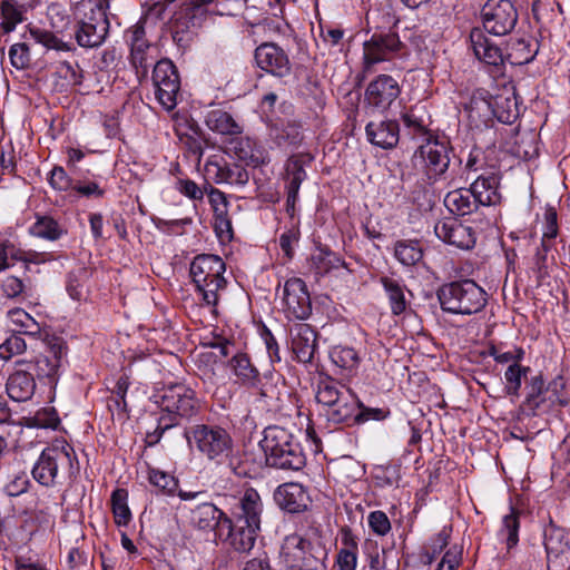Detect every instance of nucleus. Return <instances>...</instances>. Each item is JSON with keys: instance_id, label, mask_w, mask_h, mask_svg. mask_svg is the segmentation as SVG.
Returning a JSON list of instances; mask_svg holds the SVG:
<instances>
[{"instance_id": "obj_1", "label": "nucleus", "mask_w": 570, "mask_h": 570, "mask_svg": "<svg viewBox=\"0 0 570 570\" xmlns=\"http://www.w3.org/2000/svg\"><path fill=\"white\" fill-rule=\"evenodd\" d=\"M79 471V463L72 446L57 441L46 448L31 471L33 479L45 487H55L63 479H72Z\"/></svg>"}, {"instance_id": "obj_2", "label": "nucleus", "mask_w": 570, "mask_h": 570, "mask_svg": "<svg viewBox=\"0 0 570 570\" xmlns=\"http://www.w3.org/2000/svg\"><path fill=\"white\" fill-rule=\"evenodd\" d=\"M259 445L266 464L282 470L298 471L305 465V455L294 435L278 425L267 426Z\"/></svg>"}, {"instance_id": "obj_3", "label": "nucleus", "mask_w": 570, "mask_h": 570, "mask_svg": "<svg viewBox=\"0 0 570 570\" xmlns=\"http://www.w3.org/2000/svg\"><path fill=\"white\" fill-rule=\"evenodd\" d=\"M436 296L444 313L472 315L481 312L488 295L473 279L454 281L439 287Z\"/></svg>"}, {"instance_id": "obj_4", "label": "nucleus", "mask_w": 570, "mask_h": 570, "mask_svg": "<svg viewBox=\"0 0 570 570\" xmlns=\"http://www.w3.org/2000/svg\"><path fill=\"white\" fill-rule=\"evenodd\" d=\"M224 261L213 254L197 255L190 264V276L206 305L216 306L218 292L226 287Z\"/></svg>"}, {"instance_id": "obj_5", "label": "nucleus", "mask_w": 570, "mask_h": 570, "mask_svg": "<svg viewBox=\"0 0 570 570\" xmlns=\"http://www.w3.org/2000/svg\"><path fill=\"white\" fill-rule=\"evenodd\" d=\"M188 443L208 460L223 463L233 452V439L218 425L197 424L185 432Z\"/></svg>"}, {"instance_id": "obj_6", "label": "nucleus", "mask_w": 570, "mask_h": 570, "mask_svg": "<svg viewBox=\"0 0 570 570\" xmlns=\"http://www.w3.org/2000/svg\"><path fill=\"white\" fill-rule=\"evenodd\" d=\"M156 397L160 416L170 419L175 426L179 425L181 420L194 416L199 407L195 392L180 383L163 387Z\"/></svg>"}, {"instance_id": "obj_7", "label": "nucleus", "mask_w": 570, "mask_h": 570, "mask_svg": "<svg viewBox=\"0 0 570 570\" xmlns=\"http://www.w3.org/2000/svg\"><path fill=\"white\" fill-rule=\"evenodd\" d=\"M315 397L318 403L328 407L326 415L333 423L341 424L352 417L355 396L337 381L333 379L320 381Z\"/></svg>"}, {"instance_id": "obj_8", "label": "nucleus", "mask_w": 570, "mask_h": 570, "mask_svg": "<svg viewBox=\"0 0 570 570\" xmlns=\"http://www.w3.org/2000/svg\"><path fill=\"white\" fill-rule=\"evenodd\" d=\"M282 554L287 566L296 570H316L327 557L320 542H312L296 533L286 537Z\"/></svg>"}, {"instance_id": "obj_9", "label": "nucleus", "mask_w": 570, "mask_h": 570, "mask_svg": "<svg viewBox=\"0 0 570 570\" xmlns=\"http://www.w3.org/2000/svg\"><path fill=\"white\" fill-rule=\"evenodd\" d=\"M452 147L445 138L429 137L414 154V159H420L424 174L430 180L443 176L450 165Z\"/></svg>"}, {"instance_id": "obj_10", "label": "nucleus", "mask_w": 570, "mask_h": 570, "mask_svg": "<svg viewBox=\"0 0 570 570\" xmlns=\"http://www.w3.org/2000/svg\"><path fill=\"white\" fill-rule=\"evenodd\" d=\"M153 82L159 104L167 110L174 109L180 90V79L176 66L169 59L156 62L153 70Z\"/></svg>"}, {"instance_id": "obj_11", "label": "nucleus", "mask_w": 570, "mask_h": 570, "mask_svg": "<svg viewBox=\"0 0 570 570\" xmlns=\"http://www.w3.org/2000/svg\"><path fill=\"white\" fill-rule=\"evenodd\" d=\"M484 29L494 36L509 33L518 21V13L510 0H489L481 10Z\"/></svg>"}, {"instance_id": "obj_12", "label": "nucleus", "mask_w": 570, "mask_h": 570, "mask_svg": "<svg viewBox=\"0 0 570 570\" xmlns=\"http://www.w3.org/2000/svg\"><path fill=\"white\" fill-rule=\"evenodd\" d=\"M403 45L395 32L374 33L370 40L364 42V66L365 70L379 62L394 58Z\"/></svg>"}, {"instance_id": "obj_13", "label": "nucleus", "mask_w": 570, "mask_h": 570, "mask_svg": "<svg viewBox=\"0 0 570 570\" xmlns=\"http://www.w3.org/2000/svg\"><path fill=\"white\" fill-rule=\"evenodd\" d=\"M125 38L130 46V63L136 70L139 79L147 77L148 68L154 60L150 55L151 45L146 39V31L142 24H135L129 28Z\"/></svg>"}, {"instance_id": "obj_14", "label": "nucleus", "mask_w": 570, "mask_h": 570, "mask_svg": "<svg viewBox=\"0 0 570 570\" xmlns=\"http://www.w3.org/2000/svg\"><path fill=\"white\" fill-rule=\"evenodd\" d=\"M401 94L399 82L390 75H380L372 80L365 90L366 104L383 112L397 99Z\"/></svg>"}, {"instance_id": "obj_15", "label": "nucleus", "mask_w": 570, "mask_h": 570, "mask_svg": "<svg viewBox=\"0 0 570 570\" xmlns=\"http://www.w3.org/2000/svg\"><path fill=\"white\" fill-rule=\"evenodd\" d=\"M109 30V21L101 9L91 10L76 31V40L80 47L95 48L102 45Z\"/></svg>"}, {"instance_id": "obj_16", "label": "nucleus", "mask_w": 570, "mask_h": 570, "mask_svg": "<svg viewBox=\"0 0 570 570\" xmlns=\"http://www.w3.org/2000/svg\"><path fill=\"white\" fill-rule=\"evenodd\" d=\"M313 160V156L309 154H295L292 155L286 164V213L293 217L295 214V205L298 198V191L302 183L306 178V171L304 166L309 164Z\"/></svg>"}, {"instance_id": "obj_17", "label": "nucleus", "mask_w": 570, "mask_h": 570, "mask_svg": "<svg viewBox=\"0 0 570 570\" xmlns=\"http://www.w3.org/2000/svg\"><path fill=\"white\" fill-rule=\"evenodd\" d=\"M255 61L262 70L283 78L291 73V62L283 48L274 42H265L255 49Z\"/></svg>"}, {"instance_id": "obj_18", "label": "nucleus", "mask_w": 570, "mask_h": 570, "mask_svg": "<svg viewBox=\"0 0 570 570\" xmlns=\"http://www.w3.org/2000/svg\"><path fill=\"white\" fill-rule=\"evenodd\" d=\"M283 301L286 309L297 320H306L312 314V303L305 282L294 277L285 282Z\"/></svg>"}, {"instance_id": "obj_19", "label": "nucleus", "mask_w": 570, "mask_h": 570, "mask_svg": "<svg viewBox=\"0 0 570 570\" xmlns=\"http://www.w3.org/2000/svg\"><path fill=\"white\" fill-rule=\"evenodd\" d=\"M434 233L444 243L460 249H471L476 242L475 230L455 218L438 222L434 226Z\"/></svg>"}, {"instance_id": "obj_20", "label": "nucleus", "mask_w": 570, "mask_h": 570, "mask_svg": "<svg viewBox=\"0 0 570 570\" xmlns=\"http://www.w3.org/2000/svg\"><path fill=\"white\" fill-rule=\"evenodd\" d=\"M544 548L550 570L570 569V544L562 529L550 528L544 531Z\"/></svg>"}, {"instance_id": "obj_21", "label": "nucleus", "mask_w": 570, "mask_h": 570, "mask_svg": "<svg viewBox=\"0 0 570 570\" xmlns=\"http://www.w3.org/2000/svg\"><path fill=\"white\" fill-rule=\"evenodd\" d=\"M191 523L204 531H215L218 539L224 537V528H229L230 519L213 503H203L191 511Z\"/></svg>"}, {"instance_id": "obj_22", "label": "nucleus", "mask_w": 570, "mask_h": 570, "mask_svg": "<svg viewBox=\"0 0 570 570\" xmlns=\"http://www.w3.org/2000/svg\"><path fill=\"white\" fill-rule=\"evenodd\" d=\"M276 504L288 513H301L307 510L311 502L306 489L296 482L281 484L274 491Z\"/></svg>"}, {"instance_id": "obj_23", "label": "nucleus", "mask_w": 570, "mask_h": 570, "mask_svg": "<svg viewBox=\"0 0 570 570\" xmlns=\"http://www.w3.org/2000/svg\"><path fill=\"white\" fill-rule=\"evenodd\" d=\"M65 353L66 347L62 344H53L47 354H40L30 361L19 360L17 365L24 366L38 377L52 379L58 373Z\"/></svg>"}, {"instance_id": "obj_24", "label": "nucleus", "mask_w": 570, "mask_h": 570, "mask_svg": "<svg viewBox=\"0 0 570 570\" xmlns=\"http://www.w3.org/2000/svg\"><path fill=\"white\" fill-rule=\"evenodd\" d=\"M292 351L298 362L311 363L316 347V332L306 323H296L289 330Z\"/></svg>"}, {"instance_id": "obj_25", "label": "nucleus", "mask_w": 570, "mask_h": 570, "mask_svg": "<svg viewBox=\"0 0 570 570\" xmlns=\"http://www.w3.org/2000/svg\"><path fill=\"white\" fill-rule=\"evenodd\" d=\"M500 177L494 170L480 173L468 188L480 206H492L500 203Z\"/></svg>"}, {"instance_id": "obj_26", "label": "nucleus", "mask_w": 570, "mask_h": 570, "mask_svg": "<svg viewBox=\"0 0 570 570\" xmlns=\"http://www.w3.org/2000/svg\"><path fill=\"white\" fill-rule=\"evenodd\" d=\"M367 140L382 149L394 148L400 140V126L396 120L370 121L365 127Z\"/></svg>"}, {"instance_id": "obj_27", "label": "nucleus", "mask_w": 570, "mask_h": 570, "mask_svg": "<svg viewBox=\"0 0 570 570\" xmlns=\"http://www.w3.org/2000/svg\"><path fill=\"white\" fill-rule=\"evenodd\" d=\"M236 512V521L238 523L252 524V527L261 528V518L263 513V502L259 493L247 488L242 493Z\"/></svg>"}, {"instance_id": "obj_28", "label": "nucleus", "mask_w": 570, "mask_h": 570, "mask_svg": "<svg viewBox=\"0 0 570 570\" xmlns=\"http://www.w3.org/2000/svg\"><path fill=\"white\" fill-rule=\"evenodd\" d=\"M206 173L216 184H229L245 186L249 180L248 171L237 164H220L218 161L208 160Z\"/></svg>"}, {"instance_id": "obj_29", "label": "nucleus", "mask_w": 570, "mask_h": 570, "mask_svg": "<svg viewBox=\"0 0 570 570\" xmlns=\"http://www.w3.org/2000/svg\"><path fill=\"white\" fill-rule=\"evenodd\" d=\"M6 390L8 396L14 402L29 401L36 391L35 375L24 366L9 375Z\"/></svg>"}, {"instance_id": "obj_30", "label": "nucleus", "mask_w": 570, "mask_h": 570, "mask_svg": "<svg viewBox=\"0 0 570 570\" xmlns=\"http://www.w3.org/2000/svg\"><path fill=\"white\" fill-rule=\"evenodd\" d=\"M470 41L475 57L490 66H500L504 61L502 50L493 43L481 29H473Z\"/></svg>"}, {"instance_id": "obj_31", "label": "nucleus", "mask_w": 570, "mask_h": 570, "mask_svg": "<svg viewBox=\"0 0 570 570\" xmlns=\"http://www.w3.org/2000/svg\"><path fill=\"white\" fill-rule=\"evenodd\" d=\"M259 530L261 528L236 521L235 527L230 522L229 528H224V533L226 532V539H228L230 547L235 551L245 553L253 549Z\"/></svg>"}, {"instance_id": "obj_32", "label": "nucleus", "mask_w": 570, "mask_h": 570, "mask_svg": "<svg viewBox=\"0 0 570 570\" xmlns=\"http://www.w3.org/2000/svg\"><path fill=\"white\" fill-rule=\"evenodd\" d=\"M445 207L458 216H465L476 212L480 207L473 194L468 188L449 191L444 198Z\"/></svg>"}, {"instance_id": "obj_33", "label": "nucleus", "mask_w": 570, "mask_h": 570, "mask_svg": "<svg viewBox=\"0 0 570 570\" xmlns=\"http://www.w3.org/2000/svg\"><path fill=\"white\" fill-rule=\"evenodd\" d=\"M483 104L492 109V114L502 124H512L519 117L518 100L514 92L509 96L498 95L493 101L484 100Z\"/></svg>"}, {"instance_id": "obj_34", "label": "nucleus", "mask_w": 570, "mask_h": 570, "mask_svg": "<svg viewBox=\"0 0 570 570\" xmlns=\"http://www.w3.org/2000/svg\"><path fill=\"white\" fill-rule=\"evenodd\" d=\"M380 283L389 298L392 314L401 315L404 313L407 308V301L405 298L406 287L403 282L390 276H381Z\"/></svg>"}, {"instance_id": "obj_35", "label": "nucleus", "mask_w": 570, "mask_h": 570, "mask_svg": "<svg viewBox=\"0 0 570 570\" xmlns=\"http://www.w3.org/2000/svg\"><path fill=\"white\" fill-rule=\"evenodd\" d=\"M206 126L220 135H237L242 132L240 126L234 118L222 109H214L207 112L205 117Z\"/></svg>"}, {"instance_id": "obj_36", "label": "nucleus", "mask_w": 570, "mask_h": 570, "mask_svg": "<svg viewBox=\"0 0 570 570\" xmlns=\"http://www.w3.org/2000/svg\"><path fill=\"white\" fill-rule=\"evenodd\" d=\"M271 137L281 148H297L304 138L302 127L296 122H287L281 127H273Z\"/></svg>"}, {"instance_id": "obj_37", "label": "nucleus", "mask_w": 570, "mask_h": 570, "mask_svg": "<svg viewBox=\"0 0 570 570\" xmlns=\"http://www.w3.org/2000/svg\"><path fill=\"white\" fill-rule=\"evenodd\" d=\"M230 366L234 374L242 381L243 384L248 386H257L259 382V372L250 363L247 354L238 353L230 360Z\"/></svg>"}, {"instance_id": "obj_38", "label": "nucleus", "mask_w": 570, "mask_h": 570, "mask_svg": "<svg viewBox=\"0 0 570 570\" xmlns=\"http://www.w3.org/2000/svg\"><path fill=\"white\" fill-rule=\"evenodd\" d=\"M527 396L522 404L524 411L535 414L547 399L549 389L544 387V381L541 375L533 376L527 386Z\"/></svg>"}, {"instance_id": "obj_39", "label": "nucleus", "mask_w": 570, "mask_h": 570, "mask_svg": "<svg viewBox=\"0 0 570 570\" xmlns=\"http://www.w3.org/2000/svg\"><path fill=\"white\" fill-rule=\"evenodd\" d=\"M29 230L36 237L51 242L58 240L66 234L63 227L50 216H38Z\"/></svg>"}, {"instance_id": "obj_40", "label": "nucleus", "mask_w": 570, "mask_h": 570, "mask_svg": "<svg viewBox=\"0 0 570 570\" xmlns=\"http://www.w3.org/2000/svg\"><path fill=\"white\" fill-rule=\"evenodd\" d=\"M28 32L30 38L36 42L45 47L47 50H56V51H69L71 50V46L60 38H58L52 31L40 28V27H29Z\"/></svg>"}, {"instance_id": "obj_41", "label": "nucleus", "mask_w": 570, "mask_h": 570, "mask_svg": "<svg viewBox=\"0 0 570 570\" xmlns=\"http://www.w3.org/2000/svg\"><path fill=\"white\" fill-rule=\"evenodd\" d=\"M394 255L402 265L413 266L422 259L423 250L417 240H397Z\"/></svg>"}, {"instance_id": "obj_42", "label": "nucleus", "mask_w": 570, "mask_h": 570, "mask_svg": "<svg viewBox=\"0 0 570 570\" xmlns=\"http://www.w3.org/2000/svg\"><path fill=\"white\" fill-rule=\"evenodd\" d=\"M519 528V512L514 508H510V512L502 519V528L499 532V537L504 540L508 550L518 544Z\"/></svg>"}, {"instance_id": "obj_43", "label": "nucleus", "mask_w": 570, "mask_h": 570, "mask_svg": "<svg viewBox=\"0 0 570 570\" xmlns=\"http://www.w3.org/2000/svg\"><path fill=\"white\" fill-rule=\"evenodd\" d=\"M128 493L125 489H116L111 494V507L117 525L125 527L131 520V512L127 504Z\"/></svg>"}, {"instance_id": "obj_44", "label": "nucleus", "mask_w": 570, "mask_h": 570, "mask_svg": "<svg viewBox=\"0 0 570 570\" xmlns=\"http://www.w3.org/2000/svg\"><path fill=\"white\" fill-rule=\"evenodd\" d=\"M0 27L4 33L12 32L17 24L22 22L23 16L20 9L11 0H2L0 3Z\"/></svg>"}, {"instance_id": "obj_45", "label": "nucleus", "mask_w": 570, "mask_h": 570, "mask_svg": "<svg viewBox=\"0 0 570 570\" xmlns=\"http://www.w3.org/2000/svg\"><path fill=\"white\" fill-rule=\"evenodd\" d=\"M529 367H523L517 362L510 364L504 372L505 393L511 396H519L522 384V377L529 372Z\"/></svg>"}, {"instance_id": "obj_46", "label": "nucleus", "mask_w": 570, "mask_h": 570, "mask_svg": "<svg viewBox=\"0 0 570 570\" xmlns=\"http://www.w3.org/2000/svg\"><path fill=\"white\" fill-rule=\"evenodd\" d=\"M387 411L379 407H365L355 399V409L353 411L352 417L344 421L343 423L347 425H353L355 423H364L370 420L381 421L387 416Z\"/></svg>"}, {"instance_id": "obj_47", "label": "nucleus", "mask_w": 570, "mask_h": 570, "mask_svg": "<svg viewBox=\"0 0 570 570\" xmlns=\"http://www.w3.org/2000/svg\"><path fill=\"white\" fill-rule=\"evenodd\" d=\"M402 120L405 127V134L412 139L424 138L426 140L429 137H433L429 132L424 121L415 115L413 109L405 111L402 115Z\"/></svg>"}, {"instance_id": "obj_48", "label": "nucleus", "mask_w": 570, "mask_h": 570, "mask_svg": "<svg viewBox=\"0 0 570 570\" xmlns=\"http://www.w3.org/2000/svg\"><path fill=\"white\" fill-rule=\"evenodd\" d=\"M331 358L337 366L352 371L357 368L360 357L357 352L347 346H336L331 352Z\"/></svg>"}, {"instance_id": "obj_49", "label": "nucleus", "mask_w": 570, "mask_h": 570, "mask_svg": "<svg viewBox=\"0 0 570 570\" xmlns=\"http://www.w3.org/2000/svg\"><path fill=\"white\" fill-rule=\"evenodd\" d=\"M149 482L165 494H174L178 488V481L170 474L151 469L148 473Z\"/></svg>"}, {"instance_id": "obj_50", "label": "nucleus", "mask_w": 570, "mask_h": 570, "mask_svg": "<svg viewBox=\"0 0 570 570\" xmlns=\"http://www.w3.org/2000/svg\"><path fill=\"white\" fill-rule=\"evenodd\" d=\"M208 200L213 207L215 217H220L222 222L226 224V227L230 228V222L227 218L228 202L225 194L216 188H212L208 193Z\"/></svg>"}, {"instance_id": "obj_51", "label": "nucleus", "mask_w": 570, "mask_h": 570, "mask_svg": "<svg viewBox=\"0 0 570 570\" xmlns=\"http://www.w3.org/2000/svg\"><path fill=\"white\" fill-rule=\"evenodd\" d=\"M510 52L508 58H513L512 63H528L534 58V53L530 50V45L524 39H517L510 43Z\"/></svg>"}, {"instance_id": "obj_52", "label": "nucleus", "mask_w": 570, "mask_h": 570, "mask_svg": "<svg viewBox=\"0 0 570 570\" xmlns=\"http://www.w3.org/2000/svg\"><path fill=\"white\" fill-rule=\"evenodd\" d=\"M9 58L16 69L22 70L28 68L31 60L28 45L24 42L12 45L9 49Z\"/></svg>"}, {"instance_id": "obj_53", "label": "nucleus", "mask_w": 570, "mask_h": 570, "mask_svg": "<svg viewBox=\"0 0 570 570\" xmlns=\"http://www.w3.org/2000/svg\"><path fill=\"white\" fill-rule=\"evenodd\" d=\"M26 348L24 340L18 334H12L0 345V357L9 360L13 355L23 353Z\"/></svg>"}, {"instance_id": "obj_54", "label": "nucleus", "mask_w": 570, "mask_h": 570, "mask_svg": "<svg viewBox=\"0 0 570 570\" xmlns=\"http://www.w3.org/2000/svg\"><path fill=\"white\" fill-rule=\"evenodd\" d=\"M11 318L14 324L20 326V333L37 335L40 332L39 324L22 309L13 311Z\"/></svg>"}, {"instance_id": "obj_55", "label": "nucleus", "mask_w": 570, "mask_h": 570, "mask_svg": "<svg viewBox=\"0 0 570 570\" xmlns=\"http://www.w3.org/2000/svg\"><path fill=\"white\" fill-rule=\"evenodd\" d=\"M552 248V244L541 242L533 256V271L537 273L538 279H542L547 275L548 253Z\"/></svg>"}, {"instance_id": "obj_56", "label": "nucleus", "mask_w": 570, "mask_h": 570, "mask_svg": "<svg viewBox=\"0 0 570 570\" xmlns=\"http://www.w3.org/2000/svg\"><path fill=\"white\" fill-rule=\"evenodd\" d=\"M312 262L317 269V274L327 273L331 268L337 267L341 259L330 250L321 249L318 254L312 256Z\"/></svg>"}, {"instance_id": "obj_57", "label": "nucleus", "mask_w": 570, "mask_h": 570, "mask_svg": "<svg viewBox=\"0 0 570 570\" xmlns=\"http://www.w3.org/2000/svg\"><path fill=\"white\" fill-rule=\"evenodd\" d=\"M85 275V271L79 269V273L71 272L68 274L66 289L69 296L75 301H80L85 295V286L81 277Z\"/></svg>"}, {"instance_id": "obj_58", "label": "nucleus", "mask_w": 570, "mask_h": 570, "mask_svg": "<svg viewBox=\"0 0 570 570\" xmlns=\"http://www.w3.org/2000/svg\"><path fill=\"white\" fill-rule=\"evenodd\" d=\"M462 562V548L452 546L439 562L438 570H458Z\"/></svg>"}, {"instance_id": "obj_59", "label": "nucleus", "mask_w": 570, "mask_h": 570, "mask_svg": "<svg viewBox=\"0 0 570 570\" xmlns=\"http://www.w3.org/2000/svg\"><path fill=\"white\" fill-rule=\"evenodd\" d=\"M368 525L379 535H385L391 530V523L383 511H373L367 518Z\"/></svg>"}, {"instance_id": "obj_60", "label": "nucleus", "mask_w": 570, "mask_h": 570, "mask_svg": "<svg viewBox=\"0 0 570 570\" xmlns=\"http://www.w3.org/2000/svg\"><path fill=\"white\" fill-rule=\"evenodd\" d=\"M544 218L546 223L541 242L552 244L558 235L557 213L553 209H549L546 212Z\"/></svg>"}, {"instance_id": "obj_61", "label": "nucleus", "mask_w": 570, "mask_h": 570, "mask_svg": "<svg viewBox=\"0 0 570 570\" xmlns=\"http://www.w3.org/2000/svg\"><path fill=\"white\" fill-rule=\"evenodd\" d=\"M29 483L27 474L21 473L14 475L13 479L6 484L4 491L9 497H18L27 492Z\"/></svg>"}, {"instance_id": "obj_62", "label": "nucleus", "mask_w": 570, "mask_h": 570, "mask_svg": "<svg viewBox=\"0 0 570 570\" xmlns=\"http://www.w3.org/2000/svg\"><path fill=\"white\" fill-rule=\"evenodd\" d=\"M485 160L483 153L480 149H473L470 151L468 159L464 165V171L470 175L471 173H483L488 170L484 168Z\"/></svg>"}, {"instance_id": "obj_63", "label": "nucleus", "mask_w": 570, "mask_h": 570, "mask_svg": "<svg viewBox=\"0 0 570 570\" xmlns=\"http://www.w3.org/2000/svg\"><path fill=\"white\" fill-rule=\"evenodd\" d=\"M49 184L57 190H67L71 187L70 178L68 177L66 170L60 166H56L51 170Z\"/></svg>"}, {"instance_id": "obj_64", "label": "nucleus", "mask_w": 570, "mask_h": 570, "mask_svg": "<svg viewBox=\"0 0 570 570\" xmlns=\"http://www.w3.org/2000/svg\"><path fill=\"white\" fill-rule=\"evenodd\" d=\"M336 564L340 570H356L357 552L341 549L336 557Z\"/></svg>"}]
</instances>
